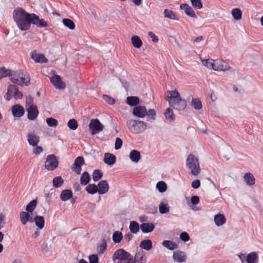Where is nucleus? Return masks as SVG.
<instances>
[{
	"mask_svg": "<svg viewBox=\"0 0 263 263\" xmlns=\"http://www.w3.org/2000/svg\"><path fill=\"white\" fill-rule=\"evenodd\" d=\"M156 188L160 193H164L166 191L167 185L163 181H159L156 184Z\"/></svg>",
	"mask_w": 263,
	"mask_h": 263,
	"instance_id": "45",
	"label": "nucleus"
},
{
	"mask_svg": "<svg viewBox=\"0 0 263 263\" xmlns=\"http://www.w3.org/2000/svg\"><path fill=\"white\" fill-rule=\"evenodd\" d=\"M31 24L36 25L37 27L43 28L48 27V23L43 18L34 13H31Z\"/></svg>",
	"mask_w": 263,
	"mask_h": 263,
	"instance_id": "12",
	"label": "nucleus"
},
{
	"mask_svg": "<svg viewBox=\"0 0 263 263\" xmlns=\"http://www.w3.org/2000/svg\"><path fill=\"white\" fill-rule=\"evenodd\" d=\"M191 186L193 189H198L200 186V181L198 179L195 180L192 182Z\"/></svg>",
	"mask_w": 263,
	"mask_h": 263,
	"instance_id": "62",
	"label": "nucleus"
},
{
	"mask_svg": "<svg viewBox=\"0 0 263 263\" xmlns=\"http://www.w3.org/2000/svg\"><path fill=\"white\" fill-rule=\"evenodd\" d=\"M112 260L115 263H130L131 255L124 249H120L115 252Z\"/></svg>",
	"mask_w": 263,
	"mask_h": 263,
	"instance_id": "7",
	"label": "nucleus"
},
{
	"mask_svg": "<svg viewBox=\"0 0 263 263\" xmlns=\"http://www.w3.org/2000/svg\"><path fill=\"white\" fill-rule=\"evenodd\" d=\"M147 113V110H146V107L143 106H136L133 110V115L140 118H144L146 116Z\"/></svg>",
	"mask_w": 263,
	"mask_h": 263,
	"instance_id": "15",
	"label": "nucleus"
},
{
	"mask_svg": "<svg viewBox=\"0 0 263 263\" xmlns=\"http://www.w3.org/2000/svg\"><path fill=\"white\" fill-rule=\"evenodd\" d=\"M140 228L138 223L135 221L130 222L129 229L131 233L133 234H137Z\"/></svg>",
	"mask_w": 263,
	"mask_h": 263,
	"instance_id": "34",
	"label": "nucleus"
},
{
	"mask_svg": "<svg viewBox=\"0 0 263 263\" xmlns=\"http://www.w3.org/2000/svg\"><path fill=\"white\" fill-rule=\"evenodd\" d=\"M116 161V157L112 154L105 153L104 155V161L105 163L109 165H112Z\"/></svg>",
	"mask_w": 263,
	"mask_h": 263,
	"instance_id": "25",
	"label": "nucleus"
},
{
	"mask_svg": "<svg viewBox=\"0 0 263 263\" xmlns=\"http://www.w3.org/2000/svg\"><path fill=\"white\" fill-rule=\"evenodd\" d=\"M129 157L130 160L134 163H138L141 159L140 152L136 150L132 151Z\"/></svg>",
	"mask_w": 263,
	"mask_h": 263,
	"instance_id": "31",
	"label": "nucleus"
},
{
	"mask_svg": "<svg viewBox=\"0 0 263 263\" xmlns=\"http://www.w3.org/2000/svg\"><path fill=\"white\" fill-rule=\"evenodd\" d=\"M140 229L143 233H148L154 231L155 226L152 223H142L140 225Z\"/></svg>",
	"mask_w": 263,
	"mask_h": 263,
	"instance_id": "24",
	"label": "nucleus"
},
{
	"mask_svg": "<svg viewBox=\"0 0 263 263\" xmlns=\"http://www.w3.org/2000/svg\"><path fill=\"white\" fill-rule=\"evenodd\" d=\"M72 196V193L69 190H63L60 195V198L62 201H65L69 199Z\"/></svg>",
	"mask_w": 263,
	"mask_h": 263,
	"instance_id": "33",
	"label": "nucleus"
},
{
	"mask_svg": "<svg viewBox=\"0 0 263 263\" xmlns=\"http://www.w3.org/2000/svg\"><path fill=\"white\" fill-rule=\"evenodd\" d=\"M144 254L143 252H139L136 254L134 259L131 255V262L130 263H145Z\"/></svg>",
	"mask_w": 263,
	"mask_h": 263,
	"instance_id": "23",
	"label": "nucleus"
},
{
	"mask_svg": "<svg viewBox=\"0 0 263 263\" xmlns=\"http://www.w3.org/2000/svg\"><path fill=\"white\" fill-rule=\"evenodd\" d=\"M214 222L217 227L223 225L226 222V218L223 214H218L214 216Z\"/></svg>",
	"mask_w": 263,
	"mask_h": 263,
	"instance_id": "26",
	"label": "nucleus"
},
{
	"mask_svg": "<svg viewBox=\"0 0 263 263\" xmlns=\"http://www.w3.org/2000/svg\"><path fill=\"white\" fill-rule=\"evenodd\" d=\"M126 125L128 129L135 134L141 133L147 128L146 123L139 120H128L126 122Z\"/></svg>",
	"mask_w": 263,
	"mask_h": 263,
	"instance_id": "4",
	"label": "nucleus"
},
{
	"mask_svg": "<svg viewBox=\"0 0 263 263\" xmlns=\"http://www.w3.org/2000/svg\"><path fill=\"white\" fill-rule=\"evenodd\" d=\"M123 239V235L121 232L115 231L112 235V240L115 243H119Z\"/></svg>",
	"mask_w": 263,
	"mask_h": 263,
	"instance_id": "42",
	"label": "nucleus"
},
{
	"mask_svg": "<svg viewBox=\"0 0 263 263\" xmlns=\"http://www.w3.org/2000/svg\"><path fill=\"white\" fill-rule=\"evenodd\" d=\"M50 81L55 88L63 89L65 87V83L62 81L60 76L54 74L51 77Z\"/></svg>",
	"mask_w": 263,
	"mask_h": 263,
	"instance_id": "14",
	"label": "nucleus"
},
{
	"mask_svg": "<svg viewBox=\"0 0 263 263\" xmlns=\"http://www.w3.org/2000/svg\"><path fill=\"white\" fill-rule=\"evenodd\" d=\"M90 180V177L88 173L86 172H84L80 179L81 183L82 185H86Z\"/></svg>",
	"mask_w": 263,
	"mask_h": 263,
	"instance_id": "43",
	"label": "nucleus"
},
{
	"mask_svg": "<svg viewBox=\"0 0 263 263\" xmlns=\"http://www.w3.org/2000/svg\"><path fill=\"white\" fill-rule=\"evenodd\" d=\"M106 249V245L105 243L102 244L97 247V250L98 253H102Z\"/></svg>",
	"mask_w": 263,
	"mask_h": 263,
	"instance_id": "63",
	"label": "nucleus"
},
{
	"mask_svg": "<svg viewBox=\"0 0 263 263\" xmlns=\"http://www.w3.org/2000/svg\"><path fill=\"white\" fill-rule=\"evenodd\" d=\"M180 238L184 241H187L190 239V236L186 232H184L180 234Z\"/></svg>",
	"mask_w": 263,
	"mask_h": 263,
	"instance_id": "59",
	"label": "nucleus"
},
{
	"mask_svg": "<svg viewBox=\"0 0 263 263\" xmlns=\"http://www.w3.org/2000/svg\"><path fill=\"white\" fill-rule=\"evenodd\" d=\"M164 16L165 18H167L173 20H178L179 18L177 16L176 13L173 12V11L165 9L164 10L163 12Z\"/></svg>",
	"mask_w": 263,
	"mask_h": 263,
	"instance_id": "32",
	"label": "nucleus"
},
{
	"mask_svg": "<svg viewBox=\"0 0 263 263\" xmlns=\"http://www.w3.org/2000/svg\"><path fill=\"white\" fill-rule=\"evenodd\" d=\"M86 191L90 194H94L98 192V188L97 185L94 184H90L86 187Z\"/></svg>",
	"mask_w": 263,
	"mask_h": 263,
	"instance_id": "46",
	"label": "nucleus"
},
{
	"mask_svg": "<svg viewBox=\"0 0 263 263\" xmlns=\"http://www.w3.org/2000/svg\"><path fill=\"white\" fill-rule=\"evenodd\" d=\"M37 229L42 230L45 226L44 218L42 216H36L34 218L33 220Z\"/></svg>",
	"mask_w": 263,
	"mask_h": 263,
	"instance_id": "29",
	"label": "nucleus"
},
{
	"mask_svg": "<svg viewBox=\"0 0 263 263\" xmlns=\"http://www.w3.org/2000/svg\"><path fill=\"white\" fill-rule=\"evenodd\" d=\"M34 147V148H33V153L35 155H39L43 151V148L41 146H38L37 145Z\"/></svg>",
	"mask_w": 263,
	"mask_h": 263,
	"instance_id": "60",
	"label": "nucleus"
},
{
	"mask_svg": "<svg viewBox=\"0 0 263 263\" xmlns=\"http://www.w3.org/2000/svg\"><path fill=\"white\" fill-rule=\"evenodd\" d=\"M103 98L104 100L109 104H114L115 103V100L107 95H103Z\"/></svg>",
	"mask_w": 263,
	"mask_h": 263,
	"instance_id": "58",
	"label": "nucleus"
},
{
	"mask_svg": "<svg viewBox=\"0 0 263 263\" xmlns=\"http://www.w3.org/2000/svg\"><path fill=\"white\" fill-rule=\"evenodd\" d=\"M166 100L171 107L177 110H183L186 106V101L182 99L176 89L166 92Z\"/></svg>",
	"mask_w": 263,
	"mask_h": 263,
	"instance_id": "2",
	"label": "nucleus"
},
{
	"mask_svg": "<svg viewBox=\"0 0 263 263\" xmlns=\"http://www.w3.org/2000/svg\"><path fill=\"white\" fill-rule=\"evenodd\" d=\"M186 166L192 176H197L201 172L198 159L193 154L187 156L186 160Z\"/></svg>",
	"mask_w": 263,
	"mask_h": 263,
	"instance_id": "3",
	"label": "nucleus"
},
{
	"mask_svg": "<svg viewBox=\"0 0 263 263\" xmlns=\"http://www.w3.org/2000/svg\"><path fill=\"white\" fill-rule=\"evenodd\" d=\"M102 177V173L98 170L94 171L92 174V179L94 181H97Z\"/></svg>",
	"mask_w": 263,
	"mask_h": 263,
	"instance_id": "53",
	"label": "nucleus"
},
{
	"mask_svg": "<svg viewBox=\"0 0 263 263\" xmlns=\"http://www.w3.org/2000/svg\"><path fill=\"white\" fill-rule=\"evenodd\" d=\"M37 205L36 200H33L30 201L26 206V210L29 213L32 212Z\"/></svg>",
	"mask_w": 263,
	"mask_h": 263,
	"instance_id": "49",
	"label": "nucleus"
},
{
	"mask_svg": "<svg viewBox=\"0 0 263 263\" xmlns=\"http://www.w3.org/2000/svg\"><path fill=\"white\" fill-rule=\"evenodd\" d=\"M89 260L90 263H98L99 258L97 254H92L89 256Z\"/></svg>",
	"mask_w": 263,
	"mask_h": 263,
	"instance_id": "56",
	"label": "nucleus"
},
{
	"mask_svg": "<svg viewBox=\"0 0 263 263\" xmlns=\"http://www.w3.org/2000/svg\"><path fill=\"white\" fill-rule=\"evenodd\" d=\"M126 103L131 106H136L139 103V99L137 97H128L126 99Z\"/></svg>",
	"mask_w": 263,
	"mask_h": 263,
	"instance_id": "41",
	"label": "nucleus"
},
{
	"mask_svg": "<svg viewBox=\"0 0 263 263\" xmlns=\"http://www.w3.org/2000/svg\"><path fill=\"white\" fill-rule=\"evenodd\" d=\"M63 24L70 30H73L75 28L74 22L69 18H64L62 21Z\"/></svg>",
	"mask_w": 263,
	"mask_h": 263,
	"instance_id": "50",
	"label": "nucleus"
},
{
	"mask_svg": "<svg viewBox=\"0 0 263 263\" xmlns=\"http://www.w3.org/2000/svg\"><path fill=\"white\" fill-rule=\"evenodd\" d=\"M214 70L218 71H226L231 70L232 68L225 61L221 59H217L214 61Z\"/></svg>",
	"mask_w": 263,
	"mask_h": 263,
	"instance_id": "11",
	"label": "nucleus"
},
{
	"mask_svg": "<svg viewBox=\"0 0 263 263\" xmlns=\"http://www.w3.org/2000/svg\"><path fill=\"white\" fill-rule=\"evenodd\" d=\"M27 139L30 145L35 146L38 145L40 142V137L34 132H30L27 135Z\"/></svg>",
	"mask_w": 263,
	"mask_h": 263,
	"instance_id": "16",
	"label": "nucleus"
},
{
	"mask_svg": "<svg viewBox=\"0 0 263 263\" xmlns=\"http://www.w3.org/2000/svg\"><path fill=\"white\" fill-rule=\"evenodd\" d=\"M131 40L133 46L135 48H139L141 47L142 45V42L138 36H133L132 37Z\"/></svg>",
	"mask_w": 263,
	"mask_h": 263,
	"instance_id": "40",
	"label": "nucleus"
},
{
	"mask_svg": "<svg viewBox=\"0 0 263 263\" xmlns=\"http://www.w3.org/2000/svg\"><path fill=\"white\" fill-rule=\"evenodd\" d=\"M89 128L91 134L95 135L101 132L104 128V126L98 119H96L91 120Z\"/></svg>",
	"mask_w": 263,
	"mask_h": 263,
	"instance_id": "9",
	"label": "nucleus"
},
{
	"mask_svg": "<svg viewBox=\"0 0 263 263\" xmlns=\"http://www.w3.org/2000/svg\"><path fill=\"white\" fill-rule=\"evenodd\" d=\"M122 145V140L120 138H117L116 139L115 148L116 150L119 149Z\"/></svg>",
	"mask_w": 263,
	"mask_h": 263,
	"instance_id": "57",
	"label": "nucleus"
},
{
	"mask_svg": "<svg viewBox=\"0 0 263 263\" xmlns=\"http://www.w3.org/2000/svg\"><path fill=\"white\" fill-rule=\"evenodd\" d=\"M84 163V158L82 157H78L75 159L74 162L72 165L71 168L73 171L75 172L77 174L79 175L81 172V166Z\"/></svg>",
	"mask_w": 263,
	"mask_h": 263,
	"instance_id": "13",
	"label": "nucleus"
},
{
	"mask_svg": "<svg viewBox=\"0 0 263 263\" xmlns=\"http://www.w3.org/2000/svg\"><path fill=\"white\" fill-rule=\"evenodd\" d=\"M148 36L152 39L153 42L154 43H158L159 41L158 37L153 32H149Z\"/></svg>",
	"mask_w": 263,
	"mask_h": 263,
	"instance_id": "64",
	"label": "nucleus"
},
{
	"mask_svg": "<svg viewBox=\"0 0 263 263\" xmlns=\"http://www.w3.org/2000/svg\"><path fill=\"white\" fill-rule=\"evenodd\" d=\"M180 8L183 10L185 14L191 17H196L197 16L192 8L187 4H182L180 6Z\"/></svg>",
	"mask_w": 263,
	"mask_h": 263,
	"instance_id": "19",
	"label": "nucleus"
},
{
	"mask_svg": "<svg viewBox=\"0 0 263 263\" xmlns=\"http://www.w3.org/2000/svg\"><path fill=\"white\" fill-rule=\"evenodd\" d=\"M68 127L72 130H75L78 128V123L75 119H70L67 123Z\"/></svg>",
	"mask_w": 263,
	"mask_h": 263,
	"instance_id": "52",
	"label": "nucleus"
},
{
	"mask_svg": "<svg viewBox=\"0 0 263 263\" xmlns=\"http://www.w3.org/2000/svg\"><path fill=\"white\" fill-rule=\"evenodd\" d=\"M173 257L174 261L178 263L184 262L186 260V255L185 253L180 251H176L174 252Z\"/></svg>",
	"mask_w": 263,
	"mask_h": 263,
	"instance_id": "17",
	"label": "nucleus"
},
{
	"mask_svg": "<svg viewBox=\"0 0 263 263\" xmlns=\"http://www.w3.org/2000/svg\"><path fill=\"white\" fill-rule=\"evenodd\" d=\"M26 109L27 112V117L30 120H34L39 115V111L37 106L34 104L33 99L30 96L26 98Z\"/></svg>",
	"mask_w": 263,
	"mask_h": 263,
	"instance_id": "5",
	"label": "nucleus"
},
{
	"mask_svg": "<svg viewBox=\"0 0 263 263\" xmlns=\"http://www.w3.org/2000/svg\"><path fill=\"white\" fill-rule=\"evenodd\" d=\"M245 182L249 186L253 185L255 182V179L253 175L250 173H246L243 176Z\"/></svg>",
	"mask_w": 263,
	"mask_h": 263,
	"instance_id": "30",
	"label": "nucleus"
},
{
	"mask_svg": "<svg viewBox=\"0 0 263 263\" xmlns=\"http://www.w3.org/2000/svg\"><path fill=\"white\" fill-rule=\"evenodd\" d=\"M31 58L36 63H44L48 61L44 55L42 54L32 53Z\"/></svg>",
	"mask_w": 263,
	"mask_h": 263,
	"instance_id": "27",
	"label": "nucleus"
},
{
	"mask_svg": "<svg viewBox=\"0 0 263 263\" xmlns=\"http://www.w3.org/2000/svg\"><path fill=\"white\" fill-rule=\"evenodd\" d=\"M11 90L14 91L13 97L15 99H20L23 97L22 93L18 90V88L15 85H10L8 86V95L11 92Z\"/></svg>",
	"mask_w": 263,
	"mask_h": 263,
	"instance_id": "28",
	"label": "nucleus"
},
{
	"mask_svg": "<svg viewBox=\"0 0 263 263\" xmlns=\"http://www.w3.org/2000/svg\"><path fill=\"white\" fill-rule=\"evenodd\" d=\"M12 71L4 67H0V79L7 77H11Z\"/></svg>",
	"mask_w": 263,
	"mask_h": 263,
	"instance_id": "39",
	"label": "nucleus"
},
{
	"mask_svg": "<svg viewBox=\"0 0 263 263\" xmlns=\"http://www.w3.org/2000/svg\"><path fill=\"white\" fill-rule=\"evenodd\" d=\"M47 125L50 127H55L58 124V120L53 118H48L46 120Z\"/></svg>",
	"mask_w": 263,
	"mask_h": 263,
	"instance_id": "51",
	"label": "nucleus"
},
{
	"mask_svg": "<svg viewBox=\"0 0 263 263\" xmlns=\"http://www.w3.org/2000/svg\"><path fill=\"white\" fill-rule=\"evenodd\" d=\"M214 61L212 59H208V60H202V63L203 65L206 67V68L210 69H213L214 70Z\"/></svg>",
	"mask_w": 263,
	"mask_h": 263,
	"instance_id": "47",
	"label": "nucleus"
},
{
	"mask_svg": "<svg viewBox=\"0 0 263 263\" xmlns=\"http://www.w3.org/2000/svg\"><path fill=\"white\" fill-rule=\"evenodd\" d=\"M10 80L13 83L19 85L28 86L30 83V78L27 73L21 71H12Z\"/></svg>",
	"mask_w": 263,
	"mask_h": 263,
	"instance_id": "6",
	"label": "nucleus"
},
{
	"mask_svg": "<svg viewBox=\"0 0 263 263\" xmlns=\"http://www.w3.org/2000/svg\"><path fill=\"white\" fill-rule=\"evenodd\" d=\"M152 242L149 239L142 240L140 244V247L146 250H149L152 248Z\"/></svg>",
	"mask_w": 263,
	"mask_h": 263,
	"instance_id": "38",
	"label": "nucleus"
},
{
	"mask_svg": "<svg viewBox=\"0 0 263 263\" xmlns=\"http://www.w3.org/2000/svg\"><path fill=\"white\" fill-rule=\"evenodd\" d=\"M12 112L13 115L16 117H21L25 113L24 107L20 105H15L12 107Z\"/></svg>",
	"mask_w": 263,
	"mask_h": 263,
	"instance_id": "20",
	"label": "nucleus"
},
{
	"mask_svg": "<svg viewBox=\"0 0 263 263\" xmlns=\"http://www.w3.org/2000/svg\"><path fill=\"white\" fill-rule=\"evenodd\" d=\"M164 116L165 118L171 122L174 121L175 120V117L173 109L170 107L167 108L165 110Z\"/></svg>",
	"mask_w": 263,
	"mask_h": 263,
	"instance_id": "36",
	"label": "nucleus"
},
{
	"mask_svg": "<svg viewBox=\"0 0 263 263\" xmlns=\"http://www.w3.org/2000/svg\"><path fill=\"white\" fill-rule=\"evenodd\" d=\"M53 185L55 187H61L63 183L64 180L60 176L55 177L53 178L52 180Z\"/></svg>",
	"mask_w": 263,
	"mask_h": 263,
	"instance_id": "48",
	"label": "nucleus"
},
{
	"mask_svg": "<svg viewBox=\"0 0 263 263\" xmlns=\"http://www.w3.org/2000/svg\"><path fill=\"white\" fill-rule=\"evenodd\" d=\"M5 219L6 217L5 216L0 213V230L4 227L5 224Z\"/></svg>",
	"mask_w": 263,
	"mask_h": 263,
	"instance_id": "61",
	"label": "nucleus"
},
{
	"mask_svg": "<svg viewBox=\"0 0 263 263\" xmlns=\"http://www.w3.org/2000/svg\"><path fill=\"white\" fill-rule=\"evenodd\" d=\"M99 194H104L107 193L109 190V185L106 180L100 181L97 185Z\"/></svg>",
	"mask_w": 263,
	"mask_h": 263,
	"instance_id": "22",
	"label": "nucleus"
},
{
	"mask_svg": "<svg viewBox=\"0 0 263 263\" xmlns=\"http://www.w3.org/2000/svg\"><path fill=\"white\" fill-rule=\"evenodd\" d=\"M231 14L235 20L238 21L242 18V12L239 8H233L231 10Z\"/></svg>",
	"mask_w": 263,
	"mask_h": 263,
	"instance_id": "35",
	"label": "nucleus"
},
{
	"mask_svg": "<svg viewBox=\"0 0 263 263\" xmlns=\"http://www.w3.org/2000/svg\"><path fill=\"white\" fill-rule=\"evenodd\" d=\"M13 18L17 26L22 31H26L31 26V14L27 13L24 9L18 7L13 12Z\"/></svg>",
	"mask_w": 263,
	"mask_h": 263,
	"instance_id": "1",
	"label": "nucleus"
},
{
	"mask_svg": "<svg viewBox=\"0 0 263 263\" xmlns=\"http://www.w3.org/2000/svg\"><path fill=\"white\" fill-rule=\"evenodd\" d=\"M162 245L164 247L171 250L176 248L177 247L176 243L170 240H164L162 242Z\"/></svg>",
	"mask_w": 263,
	"mask_h": 263,
	"instance_id": "44",
	"label": "nucleus"
},
{
	"mask_svg": "<svg viewBox=\"0 0 263 263\" xmlns=\"http://www.w3.org/2000/svg\"><path fill=\"white\" fill-rule=\"evenodd\" d=\"M238 256L241 263L258 262V255L257 253L256 252H251L248 254L240 253L238 255Z\"/></svg>",
	"mask_w": 263,
	"mask_h": 263,
	"instance_id": "8",
	"label": "nucleus"
},
{
	"mask_svg": "<svg viewBox=\"0 0 263 263\" xmlns=\"http://www.w3.org/2000/svg\"><path fill=\"white\" fill-rule=\"evenodd\" d=\"M170 206L166 199H163L159 204V211L162 214H166L169 213Z\"/></svg>",
	"mask_w": 263,
	"mask_h": 263,
	"instance_id": "18",
	"label": "nucleus"
},
{
	"mask_svg": "<svg viewBox=\"0 0 263 263\" xmlns=\"http://www.w3.org/2000/svg\"><path fill=\"white\" fill-rule=\"evenodd\" d=\"M191 105L195 109L197 110L201 109L202 107V103L198 98H193Z\"/></svg>",
	"mask_w": 263,
	"mask_h": 263,
	"instance_id": "37",
	"label": "nucleus"
},
{
	"mask_svg": "<svg viewBox=\"0 0 263 263\" xmlns=\"http://www.w3.org/2000/svg\"><path fill=\"white\" fill-rule=\"evenodd\" d=\"M146 116H147L151 119L155 120L156 117V112L154 109H150L147 111Z\"/></svg>",
	"mask_w": 263,
	"mask_h": 263,
	"instance_id": "55",
	"label": "nucleus"
},
{
	"mask_svg": "<svg viewBox=\"0 0 263 263\" xmlns=\"http://www.w3.org/2000/svg\"><path fill=\"white\" fill-rule=\"evenodd\" d=\"M58 165V161L54 155L47 156L45 163V168L49 171H53Z\"/></svg>",
	"mask_w": 263,
	"mask_h": 263,
	"instance_id": "10",
	"label": "nucleus"
},
{
	"mask_svg": "<svg viewBox=\"0 0 263 263\" xmlns=\"http://www.w3.org/2000/svg\"><path fill=\"white\" fill-rule=\"evenodd\" d=\"M29 213L22 211L20 213V221L23 225H26L28 222H33V219Z\"/></svg>",
	"mask_w": 263,
	"mask_h": 263,
	"instance_id": "21",
	"label": "nucleus"
},
{
	"mask_svg": "<svg viewBox=\"0 0 263 263\" xmlns=\"http://www.w3.org/2000/svg\"><path fill=\"white\" fill-rule=\"evenodd\" d=\"M191 2L194 8L198 9L202 8V4L201 0H191Z\"/></svg>",
	"mask_w": 263,
	"mask_h": 263,
	"instance_id": "54",
	"label": "nucleus"
}]
</instances>
